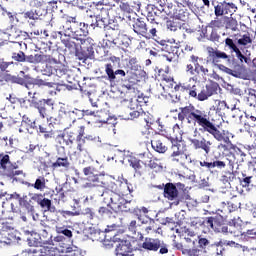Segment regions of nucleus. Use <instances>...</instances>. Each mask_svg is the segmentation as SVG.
Listing matches in <instances>:
<instances>
[{
	"instance_id": "1",
	"label": "nucleus",
	"mask_w": 256,
	"mask_h": 256,
	"mask_svg": "<svg viewBox=\"0 0 256 256\" xmlns=\"http://www.w3.org/2000/svg\"><path fill=\"white\" fill-rule=\"evenodd\" d=\"M178 121L187 123V125H193L194 127L198 125V127H201L199 131L209 133L216 141L223 143H229L230 141L228 136L229 132L218 130L209 112L198 109L191 103L179 108Z\"/></svg>"
},
{
	"instance_id": "2",
	"label": "nucleus",
	"mask_w": 256,
	"mask_h": 256,
	"mask_svg": "<svg viewBox=\"0 0 256 256\" xmlns=\"http://www.w3.org/2000/svg\"><path fill=\"white\" fill-rule=\"evenodd\" d=\"M253 45V38H251V34L247 32L244 35L239 33L232 35V38L225 39V47L231 51V53H235L236 59H238L239 63L242 65H249L251 63V51L243 50L249 49Z\"/></svg>"
},
{
	"instance_id": "3",
	"label": "nucleus",
	"mask_w": 256,
	"mask_h": 256,
	"mask_svg": "<svg viewBox=\"0 0 256 256\" xmlns=\"http://www.w3.org/2000/svg\"><path fill=\"white\" fill-rule=\"evenodd\" d=\"M182 89H185L189 97H192V99H196L197 101H207L209 97L217 95L219 83L210 81L203 87L199 85L187 84V86H182Z\"/></svg>"
},
{
	"instance_id": "4",
	"label": "nucleus",
	"mask_w": 256,
	"mask_h": 256,
	"mask_svg": "<svg viewBox=\"0 0 256 256\" xmlns=\"http://www.w3.org/2000/svg\"><path fill=\"white\" fill-rule=\"evenodd\" d=\"M171 154L170 160L172 163H176L177 165H181L185 167V165H189L193 163V159H191V154H187L185 150L181 149V143L175 138H171Z\"/></svg>"
},
{
	"instance_id": "5",
	"label": "nucleus",
	"mask_w": 256,
	"mask_h": 256,
	"mask_svg": "<svg viewBox=\"0 0 256 256\" xmlns=\"http://www.w3.org/2000/svg\"><path fill=\"white\" fill-rule=\"evenodd\" d=\"M207 52H208V59L210 63H212V65H215V67H218L220 71H224V73H227L228 75H235L233 74L235 73V71H233L232 69L228 68L223 64H220L221 59H224V60L229 59V55H227V53L213 47H208Z\"/></svg>"
},
{
	"instance_id": "6",
	"label": "nucleus",
	"mask_w": 256,
	"mask_h": 256,
	"mask_svg": "<svg viewBox=\"0 0 256 256\" xmlns=\"http://www.w3.org/2000/svg\"><path fill=\"white\" fill-rule=\"evenodd\" d=\"M80 41V50L76 51V57L79 61L85 63L87 59H91L95 51L93 46L95 45L94 40L91 37L82 38Z\"/></svg>"
},
{
	"instance_id": "7",
	"label": "nucleus",
	"mask_w": 256,
	"mask_h": 256,
	"mask_svg": "<svg viewBox=\"0 0 256 256\" xmlns=\"http://www.w3.org/2000/svg\"><path fill=\"white\" fill-rule=\"evenodd\" d=\"M0 169H2L4 175L10 179H15L18 175H23L22 170H17L18 166L11 163L10 157L7 154H0Z\"/></svg>"
},
{
	"instance_id": "8",
	"label": "nucleus",
	"mask_w": 256,
	"mask_h": 256,
	"mask_svg": "<svg viewBox=\"0 0 256 256\" xmlns=\"http://www.w3.org/2000/svg\"><path fill=\"white\" fill-rule=\"evenodd\" d=\"M160 49L166 52L163 54V58L168 61V63H175L177 59H179V55H181V53H179L181 48L169 41L162 40L160 42Z\"/></svg>"
},
{
	"instance_id": "9",
	"label": "nucleus",
	"mask_w": 256,
	"mask_h": 256,
	"mask_svg": "<svg viewBox=\"0 0 256 256\" xmlns=\"http://www.w3.org/2000/svg\"><path fill=\"white\" fill-rule=\"evenodd\" d=\"M141 247L145 251L157 252L159 250V253L161 255H166V253H169V248L167 247V244H165V242L161 241L158 238L146 237L144 239V242L141 244Z\"/></svg>"
},
{
	"instance_id": "10",
	"label": "nucleus",
	"mask_w": 256,
	"mask_h": 256,
	"mask_svg": "<svg viewBox=\"0 0 256 256\" xmlns=\"http://www.w3.org/2000/svg\"><path fill=\"white\" fill-rule=\"evenodd\" d=\"M163 195L165 199L171 201L170 205H174L175 207H177V205L183 203V196L179 194L177 186L171 182L165 184Z\"/></svg>"
},
{
	"instance_id": "11",
	"label": "nucleus",
	"mask_w": 256,
	"mask_h": 256,
	"mask_svg": "<svg viewBox=\"0 0 256 256\" xmlns=\"http://www.w3.org/2000/svg\"><path fill=\"white\" fill-rule=\"evenodd\" d=\"M214 7L215 17H227V15H233L237 11V7L232 2L222 1V2H212Z\"/></svg>"
},
{
	"instance_id": "12",
	"label": "nucleus",
	"mask_w": 256,
	"mask_h": 256,
	"mask_svg": "<svg viewBox=\"0 0 256 256\" xmlns=\"http://www.w3.org/2000/svg\"><path fill=\"white\" fill-rule=\"evenodd\" d=\"M32 105L34 109H37L40 117L45 119L49 117V109L55 107V100L53 98L40 99L38 101H33Z\"/></svg>"
},
{
	"instance_id": "13",
	"label": "nucleus",
	"mask_w": 256,
	"mask_h": 256,
	"mask_svg": "<svg viewBox=\"0 0 256 256\" xmlns=\"http://www.w3.org/2000/svg\"><path fill=\"white\" fill-rule=\"evenodd\" d=\"M159 3L158 10H156V13L159 16V19H162L165 21L167 17H173L175 15V11L177 9V6L173 5L172 3L166 4L167 0H157Z\"/></svg>"
},
{
	"instance_id": "14",
	"label": "nucleus",
	"mask_w": 256,
	"mask_h": 256,
	"mask_svg": "<svg viewBox=\"0 0 256 256\" xmlns=\"http://www.w3.org/2000/svg\"><path fill=\"white\" fill-rule=\"evenodd\" d=\"M78 25H82V22L77 21V16H68L65 20H57V28L59 31H64L67 33L68 31L72 33L78 27Z\"/></svg>"
},
{
	"instance_id": "15",
	"label": "nucleus",
	"mask_w": 256,
	"mask_h": 256,
	"mask_svg": "<svg viewBox=\"0 0 256 256\" xmlns=\"http://www.w3.org/2000/svg\"><path fill=\"white\" fill-rule=\"evenodd\" d=\"M126 119H130L133 121V119H140V121H144L146 123V127H151V117H149V114H147L145 111H143L142 108L139 110L134 109H128L125 112Z\"/></svg>"
},
{
	"instance_id": "16",
	"label": "nucleus",
	"mask_w": 256,
	"mask_h": 256,
	"mask_svg": "<svg viewBox=\"0 0 256 256\" xmlns=\"http://www.w3.org/2000/svg\"><path fill=\"white\" fill-rule=\"evenodd\" d=\"M209 247H211V242L209 239L198 236V245L192 250L186 251V253H192V256H205V253H208Z\"/></svg>"
},
{
	"instance_id": "17",
	"label": "nucleus",
	"mask_w": 256,
	"mask_h": 256,
	"mask_svg": "<svg viewBox=\"0 0 256 256\" xmlns=\"http://www.w3.org/2000/svg\"><path fill=\"white\" fill-rule=\"evenodd\" d=\"M200 167L211 171L212 169H225L227 167V163L225 161L219 160V157L215 156L209 160H203L199 162Z\"/></svg>"
},
{
	"instance_id": "18",
	"label": "nucleus",
	"mask_w": 256,
	"mask_h": 256,
	"mask_svg": "<svg viewBox=\"0 0 256 256\" xmlns=\"http://www.w3.org/2000/svg\"><path fill=\"white\" fill-rule=\"evenodd\" d=\"M104 68H105V73L107 75V79L111 83H115V81H117V75H120V77H125L127 75L125 73V70H121V69L114 70L113 64L111 63L105 64Z\"/></svg>"
},
{
	"instance_id": "19",
	"label": "nucleus",
	"mask_w": 256,
	"mask_h": 256,
	"mask_svg": "<svg viewBox=\"0 0 256 256\" xmlns=\"http://www.w3.org/2000/svg\"><path fill=\"white\" fill-rule=\"evenodd\" d=\"M97 10V17H104L111 19L110 13H113V6L102 0V2L95 5Z\"/></svg>"
},
{
	"instance_id": "20",
	"label": "nucleus",
	"mask_w": 256,
	"mask_h": 256,
	"mask_svg": "<svg viewBox=\"0 0 256 256\" xmlns=\"http://www.w3.org/2000/svg\"><path fill=\"white\" fill-rule=\"evenodd\" d=\"M151 146L152 149L156 151V153H167V143L165 142V139H163L159 135H155L152 137Z\"/></svg>"
},
{
	"instance_id": "21",
	"label": "nucleus",
	"mask_w": 256,
	"mask_h": 256,
	"mask_svg": "<svg viewBox=\"0 0 256 256\" xmlns=\"http://www.w3.org/2000/svg\"><path fill=\"white\" fill-rule=\"evenodd\" d=\"M191 143L193 145L194 149H202L206 155H209L211 153V146L213 145V142L202 138L201 140L199 139H192Z\"/></svg>"
},
{
	"instance_id": "22",
	"label": "nucleus",
	"mask_w": 256,
	"mask_h": 256,
	"mask_svg": "<svg viewBox=\"0 0 256 256\" xmlns=\"http://www.w3.org/2000/svg\"><path fill=\"white\" fill-rule=\"evenodd\" d=\"M212 230L215 233H229V226L225 223V219L222 215L214 216V226Z\"/></svg>"
},
{
	"instance_id": "23",
	"label": "nucleus",
	"mask_w": 256,
	"mask_h": 256,
	"mask_svg": "<svg viewBox=\"0 0 256 256\" xmlns=\"http://www.w3.org/2000/svg\"><path fill=\"white\" fill-rule=\"evenodd\" d=\"M133 247L129 240H124L119 243L116 248V256H133Z\"/></svg>"
},
{
	"instance_id": "24",
	"label": "nucleus",
	"mask_w": 256,
	"mask_h": 256,
	"mask_svg": "<svg viewBox=\"0 0 256 256\" xmlns=\"http://www.w3.org/2000/svg\"><path fill=\"white\" fill-rule=\"evenodd\" d=\"M76 143H77L76 149L77 151H79V153H83V151H85V148L89 147L85 140V126L78 127V135H77Z\"/></svg>"
},
{
	"instance_id": "25",
	"label": "nucleus",
	"mask_w": 256,
	"mask_h": 256,
	"mask_svg": "<svg viewBox=\"0 0 256 256\" xmlns=\"http://www.w3.org/2000/svg\"><path fill=\"white\" fill-rule=\"evenodd\" d=\"M208 255L211 256H223L225 253V248L223 246V239H219V241L214 242L213 244H210V247L208 248Z\"/></svg>"
},
{
	"instance_id": "26",
	"label": "nucleus",
	"mask_w": 256,
	"mask_h": 256,
	"mask_svg": "<svg viewBox=\"0 0 256 256\" xmlns=\"http://www.w3.org/2000/svg\"><path fill=\"white\" fill-rule=\"evenodd\" d=\"M78 135L79 134L75 133L73 130H70V131L66 132V138H65V134H59L57 136V139H58L59 143H61V141H64V143L68 147H71V145H73V143H75V141H77Z\"/></svg>"
},
{
	"instance_id": "27",
	"label": "nucleus",
	"mask_w": 256,
	"mask_h": 256,
	"mask_svg": "<svg viewBox=\"0 0 256 256\" xmlns=\"http://www.w3.org/2000/svg\"><path fill=\"white\" fill-rule=\"evenodd\" d=\"M19 205L21 209H25L28 214L33 215V213H35V206L33 205V200L27 195L20 198Z\"/></svg>"
},
{
	"instance_id": "28",
	"label": "nucleus",
	"mask_w": 256,
	"mask_h": 256,
	"mask_svg": "<svg viewBox=\"0 0 256 256\" xmlns=\"http://www.w3.org/2000/svg\"><path fill=\"white\" fill-rule=\"evenodd\" d=\"M139 229H142V232H138L137 239L143 241L145 239L144 235H149L152 231H155V220H150L148 225H141Z\"/></svg>"
},
{
	"instance_id": "29",
	"label": "nucleus",
	"mask_w": 256,
	"mask_h": 256,
	"mask_svg": "<svg viewBox=\"0 0 256 256\" xmlns=\"http://www.w3.org/2000/svg\"><path fill=\"white\" fill-rule=\"evenodd\" d=\"M51 61H57L53 54H44L43 51H41L39 54H34V65L39 63H51Z\"/></svg>"
},
{
	"instance_id": "30",
	"label": "nucleus",
	"mask_w": 256,
	"mask_h": 256,
	"mask_svg": "<svg viewBox=\"0 0 256 256\" xmlns=\"http://www.w3.org/2000/svg\"><path fill=\"white\" fill-rule=\"evenodd\" d=\"M159 23H146V32H144V39H155L157 37V28Z\"/></svg>"
},
{
	"instance_id": "31",
	"label": "nucleus",
	"mask_w": 256,
	"mask_h": 256,
	"mask_svg": "<svg viewBox=\"0 0 256 256\" xmlns=\"http://www.w3.org/2000/svg\"><path fill=\"white\" fill-rule=\"evenodd\" d=\"M147 28V22L143 21V19L138 18L133 24V31L136 35H140L141 37H145V32Z\"/></svg>"
},
{
	"instance_id": "32",
	"label": "nucleus",
	"mask_w": 256,
	"mask_h": 256,
	"mask_svg": "<svg viewBox=\"0 0 256 256\" xmlns=\"http://www.w3.org/2000/svg\"><path fill=\"white\" fill-rule=\"evenodd\" d=\"M24 19L30 23L33 27H35V22L38 21L39 17V10H29L22 13Z\"/></svg>"
},
{
	"instance_id": "33",
	"label": "nucleus",
	"mask_w": 256,
	"mask_h": 256,
	"mask_svg": "<svg viewBox=\"0 0 256 256\" xmlns=\"http://www.w3.org/2000/svg\"><path fill=\"white\" fill-rule=\"evenodd\" d=\"M30 129H35V121L29 120V118H24L21 122L20 128H19V133H29V135H33V130Z\"/></svg>"
},
{
	"instance_id": "34",
	"label": "nucleus",
	"mask_w": 256,
	"mask_h": 256,
	"mask_svg": "<svg viewBox=\"0 0 256 256\" xmlns=\"http://www.w3.org/2000/svg\"><path fill=\"white\" fill-rule=\"evenodd\" d=\"M69 169L71 167V162H69V157H58L55 162L52 163V169Z\"/></svg>"
},
{
	"instance_id": "35",
	"label": "nucleus",
	"mask_w": 256,
	"mask_h": 256,
	"mask_svg": "<svg viewBox=\"0 0 256 256\" xmlns=\"http://www.w3.org/2000/svg\"><path fill=\"white\" fill-rule=\"evenodd\" d=\"M129 163L130 167L133 168L135 173H137L138 175H143V173H145V167H143V162L141 160L132 157L129 159Z\"/></svg>"
},
{
	"instance_id": "36",
	"label": "nucleus",
	"mask_w": 256,
	"mask_h": 256,
	"mask_svg": "<svg viewBox=\"0 0 256 256\" xmlns=\"http://www.w3.org/2000/svg\"><path fill=\"white\" fill-rule=\"evenodd\" d=\"M98 121L99 123H107V125H115L116 119L111 117L107 111L103 110L98 112Z\"/></svg>"
},
{
	"instance_id": "37",
	"label": "nucleus",
	"mask_w": 256,
	"mask_h": 256,
	"mask_svg": "<svg viewBox=\"0 0 256 256\" xmlns=\"http://www.w3.org/2000/svg\"><path fill=\"white\" fill-rule=\"evenodd\" d=\"M175 217H180V219L175 222L173 218L166 217L164 219L163 225H173L174 227H177V225H182L183 220L185 219V211L182 210L181 212L176 213Z\"/></svg>"
},
{
	"instance_id": "38",
	"label": "nucleus",
	"mask_w": 256,
	"mask_h": 256,
	"mask_svg": "<svg viewBox=\"0 0 256 256\" xmlns=\"http://www.w3.org/2000/svg\"><path fill=\"white\" fill-rule=\"evenodd\" d=\"M110 19L111 18L96 16L94 17V22L90 23L89 25L90 27H93V29H95V27H99L100 29H105V27L109 25Z\"/></svg>"
},
{
	"instance_id": "39",
	"label": "nucleus",
	"mask_w": 256,
	"mask_h": 256,
	"mask_svg": "<svg viewBox=\"0 0 256 256\" xmlns=\"http://www.w3.org/2000/svg\"><path fill=\"white\" fill-rule=\"evenodd\" d=\"M189 17V12L186 8H181L179 6L176 7L174 14L172 16L173 19H178L179 21H187Z\"/></svg>"
},
{
	"instance_id": "40",
	"label": "nucleus",
	"mask_w": 256,
	"mask_h": 256,
	"mask_svg": "<svg viewBox=\"0 0 256 256\" xmlns=\"http://www.w3.org/2000/svg\"><path fill=\"white\" fill-rule=\"evenodd\" d=\"M51 63H55L54 75H56V77H63V75H67V67L65 66V64L61 62H57V60L51 61Z\"/></svg>"
},
{
	"instance_id": "41",
	"label": "nucleus",
	"mask_w": 256,
	"mask_h": 256,
	"mask_svg": "<svg viewBox=\"0 0 256 256\" xmlns=\"http://www.w3.org/2000/svg\"><path fill=\"white\" fill-rule=\"evenodd\" d=\"M227 16H216V18L209 23L211 29H223Z\"/></svg>"
},
{
	"instance_id": "42",
	"label": "nucleus",
	"mask_w": 256,
	"mask_h": 256,
	"mask_svg": "<svg viewBox=\"0 0 256 256\" xmlns=\"http://www.w3.org/2000/svg\"><path fill=\"white\" fill-rule=\"evenodd\" d=\"M89 23L85 24L83 23L82 29L79 30L78 32L72 34L73 39H76V41H81V39H85L87 35H89Z\"/></svg>"
},
{
	"instance_id": "43",
	"label": "nucleus",
	"mask_w": 256,
	"mask_h": 256,
	"mask_svg": "<svg viewBox=\"0 0 256 256\" xmlns=\"http://www.w3.org/2000/svg\"><path fill=\"white\" fill-rule=\"evenodd\" d=\"M31 187L37 191H45V189H47V179H45V176H39L35 183L31 184Z\"/></svg>"
},
{
	"instance_id": "44",
	"label": "nucleus",
	"mask_w": 256,
	"mask_h": 256,
	"mask_svg": "<svg viewBox=\"0 0 256 256\" xmlns=\"http://www.w3.org/2000/svg\"><path fill=\"white\" fill-rule=\"evenodd\" d=\"M185 23L181 24L178 21L175 20H168L166 22V27L169 29V31H181L182 29H185Z\"/></svg>"
},
{
	"instance_id": "45",
	"label": "nucleus",
	"mask_w": 256,
	"mask_h": 256,
	"mask_svg": "<svg viewBox=\"0 0 256 256\" xmlns=\"http://www.w3.org/2000/svg\"><path fill=\"white\" fill-rule=\"evenodd\" d=\"M225 29H230V31H237L239 29V23L237 22V19L233 17L226 16L225 21Z\"/></svg>"
},
{
	"instance_id": "46",
	"label": "nucleus",
	"mask_w": 256,
	"mask_h": 256,
	"mask_svg": "<svg viewBox=\"0 0 256 256\" xmlns=\"http://www.w3.org/2000/svg\"><path fill=\"white\" fill-rule=\"evenodd\" d=\"M106 37L108 39V41H110L111 43H114V45H118V47H121V43H123V41H121V39H115V37H117V31H115V29H110L107 31L106 33Z\"/></svg>"
},
{
	"instance_id": "47",
	"label": "nucleus",
	"mask_w": 256,
	"mask_h": 256,
	"mask_svg": "<svg viewBox=\"0 0 256 256\" xmlns=\"http://www.w3.org/2000/svg\"><path fill=\"white\" fill-rule=\"evenodd\" d=\"M13 81L18 85H25V83L31 81V76L25 74L24 71H20V76L14 77Z\"/></svg>"
},
{
	"instance_id": "48",
	"label": "nucleus",
	"mask_w": 256,
	"mask_h": 256,
	"mask_svg": "<svg viewBox=\"0 0 256 256\" xmlns=\"http://www.w3.org/2000/svg\"><path fill=\"white\" fill-rule=\"evenodd\" d=\"M39 51H43L44 55H59V51L57 50H52L51 46L45 44V43H41L40 46L38 47Z\"/></svg>"
},
{
	"instance_id": "49",
	"label": "nucleus",
	"mask_w": 256,
	"mask_h": 256,
	"mask_svg": "<svg viewBox=\"0 0 256 256\" xmlns=\"http://www.w3.org/2000/svg\"><path fill=\"white\" fill-rule=\"evenodd\" d=\"M156 10L159 11V7L155 6L152 8V11L148 12L146 19L148 23H159L157 22L159 19V15L156 13Z\"/></svg>"
},
{
	"instance_id": "50",
	"label": "nucleus",
	"mask_w": 256,
	"mask_h": 256,
	"mask_svg": "<svg viewBox=\"0 0 256 256\" xmlns=\"http://www.w3.org/2000/svg\"><path fill=\"white\" fill-rule=\"evenodd\" d=\"M158 77L160 81H165L166 83H171V81H173V77L169 75V70L160 69L158 71Z\"/></svg>"
},
{
	"instance_id": "51",
	"label": "nucleus",
	"mask_w": 256,
	"mask_h": 256,
	"mask_svg": "<svg viewBox=\"0 0 256 256\" xmlns=\"http://www.w3.org/2000/svg\"><path fill=\"white\" fill-rule=\"evenodd\" d=\"M240 235L246 241H256V230L255 229H249L246 232H242Z\"/></svg>"
},
{
	"instance_id": "52",
	"label": "nucleus",
	"mask_w": 256,
	"mask_h": 256,
	"mask_svg": "<svg viewBox=\"0 0 256 256\" xmlns=\"http://www.w3.org/2000/svg\"><path fill=\"white\" fill-rule=\"evenodd\" d=\"M56 233H58L59 235H64L68 239H71V237H73V232L65 226H56Z\"/></svg>"
},
{
	"instance_id": "53",
	"label": "nucleus",
	"mask_w": 256,
	"mask_h": 256,
	"mask_svg": "<svg viewBox=\"0 0 256 256\" xmlns=\"http://www.w3.org/2000/svg\"><path fill=\"white\" fill-rule=\"evenodd\" d=\"M25 52L23 51H18V52H13L11 58L13 61H16L17 63H25Z\"/></svg>"
},
{
	"instance_id": "54",
	"label": "nucleus",
	"mask_w": 256,
	"mask_h": 256,
	"mask_svg": "<svg viewBox=\"0 0 256 256\" xmlns=\"http://www.w3.org/2000/svg\"><path fill=\"white\" fill-rule=\"evenodd\" d=\"M100 217H111L113 215V209L111 207L102 206L98 209Z\"/></svg>"
},
{
	"instance_id": "55",
	"label": "nucleus",
	"mask_w": 256,
	"mask_h": 256,
	"mask_svg": "<svg viewBox=\"0 0 256 256\" xmlns=\"http://www.w3.org/2000/svg\"><path fill=\"white\" fill-rule=\"evenodd\" d=\"M139 227H141V225H137L136 220H131L128 224V231L132 233V235H139Z\"/></svg>"
},
{
	"instance_id": "56",
	"label": "nucleus",
	"mask_w": 256,
	"mask_h": 256,
	"mask_svg": "<svg viewBox=\"0 0 256 256\" xmlns=\"http://www.w3.org/2000/svg\"><path fill=\"white\" fill-rule=\"evenodd\" d=\"M148 167H150V169H155V171H161V169H163L157 158H150Z\"/></svg>"
},
{
	"instance_id": "57",
	"label": "nucleus",
	"mask_w": 256,
	"mask_h": 256,
	"mask_svg": "<svg viewBox=\"0 0 256 256\" xmlns=\"http://www.w3.org/2000/svg\"><path fill=\"white\" fill-rule=\"evenodd\" d=\"M54 201L59 205V203H65L67 201V196L65 195V192H63V189H61L59 192H57L54 195Z\"/></svg>"
},
{
	"instance_id": "58",
	"label": "nucleus",
	"mask_w": 256,
	"mask_h": 256,
	"mask_svg": "<svg viewBox=\"0 0 256 256\" xmlns=\"http://www.w3.org/2000/svg\"><path fill=\"white\" fill-rule=\"evenodd\" d=\"M218 211L220 213H222V215H224V217H227L228 215H230L231 208L229 206V202H227V203L222 202L221 205H220V208L218 209Z\"/></svg>"
},
{
	"instance_id": "59",
	"label": "nucleus",
	"mask_w": 256,
	"mask_h": 256,
	"mask_svg": "<svg viewBox=\"0 0 256 256\" xmlns=\"http://www.w3.org/2000/svg\"><path fill=\"white\" fill-rule=\"evenodd\" d=\"M228 205L230 207V213H235L241 207V202L237 201L236 199H231L228 201Z\"/></svg>"
},
{
	"instance_id": "60",
	"label": "nucleus",
	"mask_w": 256,
	"mask_h": 256,
	"mask_svg": "<svg viewBox=\"0 0 256 256\" xmlns=\"http://www.w3.org/2000/svg\"><path fill=\"white\" fill-rule=\"evenodd\" d=\"M214 222H215V217L210 216V217L204 218V220L201 222V225H204V227H207V229H213Z\"/></svg>"
},
{
	"instance_id": "61",
	"label": "nucleus",
	"mask_w": 256,
	"mask_h": 256,
	"mask_svg": "<svg viewBox=\"0 0 256 256\" xmlns=\"http://www.w3.org/2000/svg\"><path fill=\"white\" fill-rule=\"evenodd\" d=\"M84 139L86 141V145H88V147H91V145H94V143H97V141L99 140V137L93 134H89L84 136Z\"/></svg>"
},
{
	"instance_id": "62",
	"label": "nucleus",
	"mask_w": 256,
	"mask_h": 256,
	"mask_svg": "<svg viewBox=\"0 0 256 256\" xmlns=\"http://www.w3.org/2000/svg\"><path fill=\"white\" fill-rule=\"evenodd\" d=\"M246 117H250L252 121H256V105L250 106L246 112Z\"/></svg>"
},
{
	"instance_id": "63",
	"label": "nucleus",
	"mask_w": 256,
	"mask_h": 256,
	"mask_svg": "<svg viewBox=\"0 0 256 256\" xmlns=\"http://www.w3.org/2000/svg\"><path fill=\"white\" fill-rule=\"evenodd\" d=\"M209 39L212 43H223V41H221V35H219L216 30H212Z\"/></svg>"
},
{
	"instance_id": "64",
	"label": "nucleus",
	"mask_w": 256,
	"mask_h": 256,
	"mask_svg": "<svg viewBox=\"0 0 256 256\" xmlns=\"http://www.w3.org/2000/svg\"><path fill=\"white\" fill-rule=\"evenodd\" d=\"M38 205H40V207H42V209H46V211L51 210V200H49L48 198H44V199L38 201Z\"/></svg>"
}]
</instances>
